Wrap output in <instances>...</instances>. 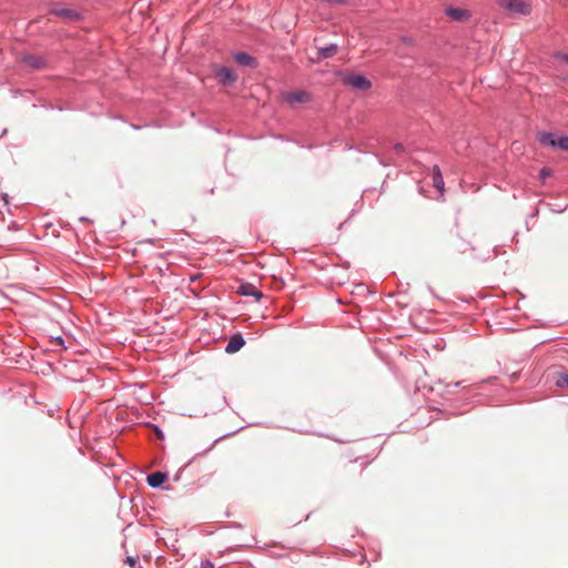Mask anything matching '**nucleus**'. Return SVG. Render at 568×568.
Returning <instances> with one entry per match:
<instances>
[{"label": "nucleus", "instance_id": "obj_7", "mask_svg": "<svg viewBox=\"0 0 568 568\" xmlns=\"http://www.w3.org/2000/svg\"><path fill=\"white\" fill-rule=\"evenodd\" d=\"M237 293L243 296H253L255 301H260L263 296L262 292L256 286L250 283H243L237 287Z\"/></svg>", "mask_w": 568, "mask_h": 568}, {"label": "nucleus", "instance_id": "obj_5", "mask_svg": "<svg viewBox=\"0 0 568 568\" xmlns=\"http://www.w3.org/2000/svg\"><path fill=\"white\" fill-rule=\"evenodd\" d=\"M344 83L363 91H366L372 87V83L367 78L356 73L347 74L344 78Z\"/></svg>", "mask_w": 568, "mask_h": 568}, {"label": "nucleus", "instance_id": "obj_9", "mask_svg": "<svg viewBox=\"0 0 568 568\" xmlns=\"http://www.w3.org/2000/svg\"><path fill=\"white\" fill-rule=\"evenodd\" d=\"M244 344H245V341H244L243 336L241 334H235L230 338L225 351L229 354L236 353L244 346Z\"/></svg>", "mask_w": 568, "mask_h": 568}, {"label": "nucleus", "instance_id": "obj_12", "mask_svg": "<svg viewBox=\"0 0 568 568\" xmlns=\"http://www.w3.org/2000/svg\"><path fill=\"white\" fill-rule=\"evenodd\" d=\"M433 186L437 189L440 193L444 191V179L438 165H434L433 168Z\"/></svg>", "mask_w": 568, "mask_h": 568}, {"label": "nucleus", "instance_id": "obj_15", "mask_svg": "<svg viewBox=\"0 0 568 568\" xmlns=\"http://www.w3.org/2000/svg\"><path fill=\"white\" fill-rule=\"evenodd\" d=\"M557 385L560 387H568V374L559 375L557 379Z\"/></svg>", "mask_w": 568, "mask_h": 568}, {"label": "nucleus", "instance_id": "obj_1", "mask_svg": "<svg viewBox=\"0 0 568 568\" xmlns=\"http://www.w3.org/2000/svg\"><path fill=\"white\" fill-rule=\"evenodd\" d=\"M499 8L508 13L528 16L531 13V4L526 0H496Z\"/></svg>", "mask_w": 568, "mask_h": 568}, {"label": "nucleus", "instance_id": "obj_17", "mask_svg": "<svg viewBox=\"0 0 568 568\" xmlns=\"http://www.w3.org/2000/svg\"><path fill=\"white\" fill-rule=\"evenodd\" d=\"M559 58L568 63V54H560Z\"/></svg>", "mask_w": 568, "mask_h": 568}, {"label": "nucleus", "instance_id": "obj_8", "mask_svg": "<svg viewBox=\"0 0 568 568\" xmlns=\"http://www.w3.org/2000/svg\"><path fill=\"white\" fill-rule=\"evenodd\" d=\"M446 14L459 22L467 21L470 18V12L462 8H447Z\"/></svg>", "mask_w": 568, "mask_h": 568}, {"label": "nucleus", "instance_id": "obj_6", "mask_svg": "<svg viewBox=\"0 0 568 568\" xmlns=\"http://www.w3.org/2000/svg\"><path fill=\"white\" fill-rule=\"evenodd\" d=\"M215 74L220 79V82L227 85L236 81L237 77L234 71L226 67H215Z\"/></svg>", "mask_w": 568, "mask_h": 568}, {"label": "nucleus", "instance_id": "obj_14", "mask_svg": "<svg viewBox=\"0 0 568 568\" xmlns=\"http://www.w3.org/2000/svg\"><path fill=\"white\" fill-rule=\"evenodd\" d=\"M336 53H337V45L336 44H331L328 47L320 49V57L321 58H331V57H333Z\"/></svg>", "mask_w": 568, "mask_h": 568}, {"label": "nucleus", "instance_id": "obj_13", "mask_svg": "<svg viewBox=\"0 0 568 568\" xmlns=\"http://www.w3.org/2000/svg\"><path fill=\"white\" fill-rule=\"evenodd\" d=\"M234 60L244 67H255V60L253 57L248 55L245 52H237L234 54Z\"/></svg>", "mask_w": 568, "mask_h": 568}, {"label": "nucleus", "instance_id": "obj_4", "mask_svg": "<svg viewBox=\"0 0 568 568\" xmlns=\"http://www.w3.org/2000/svg\"><path fill=\"white\" fill-rule=\"evenodd\" d=\"M538 140L544 145H550V146L558 148L564 151H568V136L557 138L552 133H540L538 135Z\"/></svg>", "mask_w": 568, "mask_h": 568}, {"label": "nucleus", "instance_id": "obj_10", "mask_svg": "<svg viewBox=\"0 0 568 568\" xmlns=\"http://www.w3.org/2000/svg\"><path fill=\"white\" fill-rule=\"evenodd\" d=\"M54 13L57 16L61 17L62 19L70 20V21H78L81 19L80 12H78L74 9H70V8H63V9L55 10Z\"/></svg>", "mask_w": 568, "mask_h": 568}, {"label": "nucleus", "instance_id": "obj_11", "mask_svg": "<svg viewBox=\"0 0 568 568\" xmlns=\"http://www.w3.org/2000/svg\"><path fill=\"white\" fill-rule=\"evenodd\" d=\"M168 478V475L161 471H155L148 475L146 481L151 487H160Z\"/></svg>", "mask_w": 568, "mask_h": 568}, {"label": "nucleus", "instance_id": "obj_16", "mask_svg": "<svg viewBox=\"0 0 568 568\" xmlns=\"http://www.w3.org/2000/svg\"><path fill=\"white\" fill-rule=\"evenodd\" d=\"M138 562V558L136 557H132V556H128L126 557V564L130 566V567H134V565Z\"/></svg>", "mask_w": 568, "mask_h": 568}, {"label": "nucleus", "instance_id": "obj_18", "mask_svg": "<svg viewBox=\"0 0 568 568\" xmlns=\"http://www.w3.org/2000/svg\"><path fill=\"white\" fill-rule=\"evenodd\" d=\"M549 174V171L547 169L541 170V175L545 178Z\"/></svg>", "mask_w": 568, "mask_h": 568}, {"label": "nucleus", "instance_id": "obj_3", "mask_svg": "<svg viewBox=\"0 0 568 568\" xmlns=\"http://www.w3.org/2000/svg\"><path fill=\"white\" fill-rule=\"evenodd\" d=\"M61 327L58 324H52L50 327H43L41 333L42 342L47 338L48 343L52 346H63V338L60 334Z\"/></svg>", "mask_w": 568, "mask_h": 568}, {"label": "nucleus", "instance_id": "obj_2", "mask_svg": "<svg viewBox=\"0 0 568 568\" xmlns=\"http://www.w3.org/2000/svg\"><path fill=\"white\" fill-rule=\"evenodd\" d=\"M281 98L291 108H295L298 104L308 103L311 101V94L305 90L283 92Z\"/></svg>", "mask_w": 568, "mask_h": 568}]
</instances>
